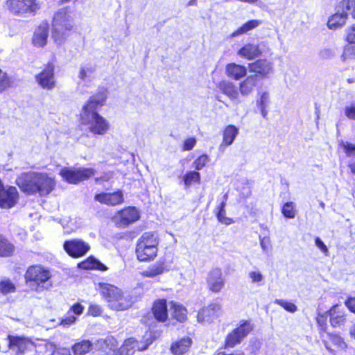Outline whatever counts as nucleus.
<instances>
[{"label":"nucleus","mask_w":355,"mask_h":355,"mask_svg":"<svg viewBox=\"0 0 355 355\" xmlns=\"http://www.w3.org/2000/svg\"><path fill=\"white\" fill-rule=\"evenodd\" d=\"M237 53L241 58L252 60L260 55L261 51L258 45L247 44L240 49Z\"/></svg>","instance_id":"29"},{"label":"nucleus","mask_w":355,"mask_h":355,"mask_svg":"<svg viewBox=\"0 0 355 355\" xmlns=\"http://www.w3.org/2000/svg\"><path fill=\"white\" fill-rule=\"evenodd\" d=\"M14 250V246L6 239L0 236V257H8Z\"/></svg>","instance_id":"38"},{"label":"nucleus","mask_w":355,"mask_h":355,"mask_svg":"<svg viewBox=\"0 0 355 355\" xmlns=\"http://www.w3.org/2000/svg\"><path fill=\"white\" fill-rule=\"evenodd\" d=\"M260 245L262 250L267 252L270 248V241L268 237H263L261 239Z\"/></svg>","instance_id":"59"},{"label":"nucleus","mask_w":355,"mask_h":355,"mask_svg":"<svg viewBox=\"0 0 355 355\" xmlns=\"http://www.w3.org/2000/svg\"><path fill=\"white\" fill-rule=\"evenodd\" d=\"M96 65L89 63L81 66L78 78L83 80L89 78L91 75L95 71Z\"/></svg>","instance_id":"40"},{"label":"nucleus","mask_w":355,"mask_h":355,"mask_svg":"<svg viewBox=\"0 0 355 355\" xmlns=\"http://www.w3.org/2000/svg\"><path fill=\"white\" fill-rule=\"evenodd\" d=\"M252 327L249 322H244L232 332L229 334L225 340V346L227 347H234L252 331Z\"/></svg>","instance_id":"11"},{"label":"nucleus","mask_w":355,"mask_h":355,"mask_svg":"<svg viewBox=\"0 0 355 355\" xmlns=\"http://www.w3.org/2000/svg\"><path fill=\"white\" fill-rule=\"evenodd\" d=\"M347 20V15L341 13L339 10L333 15L328 20L327 26L330 29H336L343 26Z\"/></svg>","instance_id":"33"},{"label":"nucleus","mask_w":355,"mask_h":355,"mask_svg":"<svg viewBox=\"0 0 355 355\" xmlns=\"http://www.w3.org/2000/svg\"><path fill=\"white\" fill-rule=\"evenodd\" d=\"M102 313L101 307L98 304H90L88 309V314L92 316H98Z\"/></svg>","instance_id":"53"},{"label":"nucleus","mask_w":355,"mask_h":355,"mask_svg":"<svg viewBox=\"0 0 355 355\" xmlns=\"http://www.w3.org/2000/svg\"><path fill=\"white\" fill-rule=\"evenodd\" d=\"M248 277L250 279L251 283L256 284L257 286H260L263 284L264 277L258 270L250 271L248 273Z\"/></svg>","instance_id":"44"},{"label":"nucleus","mask_w":355,"mask_h":355,"mask_svg":"<svg viewBox=\"0 0 355 355\" xmlns=\"http://www.w3.org/2000/svg\"><path fill=\"white\" fill-rule=\"evenodd\" d=\"M225 73L235 80H239L247 74V68L236 63H229L225 66Z\"/></svg>","instance_id":"27"},{"label":"nucleus","mask_w":355,"mask_h":355,"mask_svg":"<svg viewBox=\"0 0 355 355\" xmlns=\"http://www.w3.org/2000/svg\"><path fill=\"white\" fill-rule=\"evenodd\" d=\"M274 303L279 305L286 311L290 313H295L297 311V307L295 304L282 299H276L274 301Z\"/></svg>","instance_id":"46"},{"label":"nucleus","mask_w":355,"mask_h":355,"mask_svg":"<svg viewBox=\"0 0 355 355\" xmlns=\"http://www.w3.org/2000/svg\"><path fill=\"white\" fill-rule=\"evenodd\" d=\"M347 40L350 43H355V26H352L348 30Z\"/></svg>","instance_id":"61"},{"label":"nucleus","mask_w":355,"mask_h":355,"mask_svg":"<svg viewBox=\"0 0 355 355\" xmlns=\"http://www.w3.org/2000/svg\"><path fill=\"white\" fill-rule=\"evenodd\" d=\"M339 147L343 150L347 157L355 156V144L342 140L339 142Z\"/></svg>","instance_id":"47"},{"label":"nucleus","mask_w":355,"mask_h":355,"mask_svg":"<svg viewBox=\"0 0 355 355\" xmlns=\"http://www.w3.org/2000/svg\"><path fill=\"white\" fill-rule=\"evenodd\" d=\"M6 6L11 13L21 17L34 15L40 8L35 0H7Z\"/></svg>","instance_id":"6"},{"label":"nucleus","mask_w":355,"mask_h":355,"mask_svg":"<svg viewBox=\"0 0 355 355\" xmlns=\"http://www.w3.org/2000/svg\"><path fill=\"white\" fill-rule=\"evenodd\" d=\"M345 115L349 119L355 120V103H351L344 108Z\"/></svg>","instance_id":"52"},{"label":"nucleus","mask_w":355,"mask_h":355,"mask_svg":"<svg viewBox=\"0 0 355 355\" xmlns=\"http://www.w3.org/2000/svg\"><path fill=\"white\" fill-rule=\"evenodd\" d=\"M106 98V89H101L89 98L80 114V121L85 131L94 136L105 135L110 128L109 121L97 112L104 105Z\"/></svg>","instance_id":"1"},{"label":"nucleus","mask_w":355,"mask_h":355,"mask_svg":"<svg viewBox=\"0 0 355 355\" xmlns=\"http://www.w3.org/2000/svg\"><path fill=\"white\" fill-rule=\"evenodd\" d=\"M74 13L69 8L58 10L52 20V37L58 45L64 43L74 27Z\"/></svg>","instance_id":"2"},{"label":"nucleus","mask_w":355,"mask_h":355,"mask_svg":"<svg viewBox=\"0 0 355 355\" xmlns=\"http://www.w3.org/2000/svg\"><path fill=\"white\" fill-rule=\"evenodd\" d=\"M63 247L67 254L73 258L84 256L90 249L89 245L80 239L67 241Z\"/></svg>","instance_id":"13"},{"label":"nucleus","mask_w":355,"mask_h":355,"mask_svg":"<svg viewBox=\"0 0 355 355\" xmlns=\"http://www.w3.org/2000/svg\"><path fill=\"white\" fill-rule=\"evenodd\" d=\"M139 218V214L135 207L125 208L115 216L114 220L119 227H125L137 221Z\"/></svg>","instance_id":"15"},{"label":"nucleus","mask_w":355,"mask_h":355,"mask_svg":"<svg viewBox=\"0 0 355 355\" xmlns=\"http://www.w3.org/2000/svg\"><path fill=\"white\" fill-rule=\"evenodd\" d=\"M60 175L68 183L77 184L94 176L95 171L91 168H64L60 171Z\"/></svg>","instance_id":"7"},{"label":"nucleus","mask_w":355,"mask_h":355,"mask_svg":"<svg viewBox=\"0 0 355 355\" xmlns=\"http://www.w3.org/2000/svg\"><path fill=\"white\" fill-rule=\"evenodd\" d=\"M36 181L38 187L37 193L40 196L50 193L55 187V180L48 174L36 172Z\"/></svg>","instance_id":"17"},{"label":"nucleus","mask_w":355,"mask_h":355,"mask_svg":"<svg viewBox=\"0 0 355 355\" xmlns=\"http://www.w3.org/2000/svg\"><path fill=\"white\" fill-rule=\"evenodd\" d=\"M159 244L158 236L156 232H148L142 234L137 241L136 254L140 261H150L157 253Z\"/></svg>","instance_id":"5"},{"label":"nucleus","mask_w":355,"mask_h":355,"mask_svg":"<svg viewBox=\"0 0 355 355\" xmlns=\"http://www.w3.org/2000/svg\"><path fill=\"white\" fill-rule=\"evenodd\" d=\"M223 200L221 201V202L220 203V205L216 207V211H225V205H226V202L227 200V194L225 193L224 196H223Z\"/></svg>","instance_id":"63"},{"label":"nucleus","mask_w":355,"mask_h":355,"mask_svg":"<svg viewBox=\"0 0 355 355\" xmlns=\"http://www.w3.org/2000/svg\"><path fill=\"white\" fill-rule=\"evenodd\" d=\"M152 311L155 318L159 322H164L168 318L166 300H158L153 304Z\"/></svg>","instance_id":"28"},{"label":"nucleus","mask_w":355,"mask_h":355,"mask_svg":"<svg viewBox=\"0 0 355 355\" xmlns=\"http://www.w3.org/2000/svg\"><path fill=\"white\" fill-rule=\"evenodd\" d=\"M76 320V318L74 315H68L61 320L60 324L64 327H69L75 322Z\"/></svg>","instance_id":"55"},{"label":"nucleus","mask_w":355,"mask_h":355,"mask_svg":"<svg viewBox=\"0 0 355 355\" xmlns=\"http://www.w3.org/2000/svg\"><path fill=\"white\" fill-rule=\"evenodd\" d=\"M37 84L44 89L51 90L55 87L54 66L49 63L45 68L35 76Z\"/></svg>","instance_id":"12"},{"label":"nucleus","mask_w":355,"mask_h":355,"mask_svg":"<svg viewBox=\"0 0 355 355\" xmlns=\"http://www.w3.org/2000/svg\"><path fill=\"white\" fill-rule=\"evenodd\" d=\"M171 266L166 263L164 260L160 259L154 264L150 265L146 270L142 272V275L145 277H155L170 270Z\"/></svg>","instance_id":"24"},{"label":"nucleus","mask_w":355,"mask_h":355,"mask_svg":"<svg viewBox=\"0 0 355 355\" xmlns=\"http://www.w3.org/2000/svg\"><path fill=\"white\" fill-rule=\"evenodd\" d=\"M171 315L180 322H183L187 320V309L182 305L175 302H171Z\"/></svg>","instance_id":"34"},{"label":"nucleus","mask_w":355,"mask_h":355,"mask_svg":"<svg viewBox=\"0 0 355 355\" xmlns=\"http://www.w3.org/2000/svg\"><path fill=\"white\" fill-rule=\"evenodd\" d=\"M258 76L256 74L247 76L239 84V92L240 99L247 98L250 96L254 91L258 83Z\"/></svg>","instance_id":"19"},{"label":"nucleus","mask_w":355,"mask_h":355,"mask_svg":"<svg viewBox=\"0 0 355 355\" xmlns=\"http://www.w3.org/2000/svg\"><path fill=\"white\" fill-rule=\"evenodd\" d=\"M99 289L110 309L123 311L130 307L132 302L129 296L125 295L120 288L107 283H100Z\"/></svg>","instance_id":"4"},{"label":"nucleus","mask_w":355,"mask_h":355,"mask_svg":"<svg viewBox=\"0 0 355 355\" xmlns=\"http://www.w3.org/2000/svg\"><path fill=\"white\" fill-rule=\"evenodd\" d=\"M319 55L322 59L329 60L334 56L335 53L331 49H324L320 51Z\"/></svg>","instance_id":"54"},{"label":"nucleus","mask_w":355,"mask_h":355,"mask_svg":"<svg viewBox=\"0 0 355 355\" xmlns=\"http://www.w3.org/2000/svg\"><path fill=\"white\" fill-rule=\"evenodd\" d=\"M218 87L223 94L229 97L233 103L239 104L242 102V99H240L239 87L233 82L222 80L219 82Z\"/></svg>","instance_id":"18"},{"label":"nucleus","mask_w":355,"mask_h":355,"mask_svg":"<svg viewBox=\"0 0 355 355\" xmlns=\"http://www.w3.org/2000/svg\"><path fill=\"white\" fill-rule=\"evenodd\" d=\"M196 144V140L195 138H189L184 141L183 148L184 150H190L195 146Z\"/></svg>","instance_id":"57"},{"label":"nucleus","mask_w":355,"mask_h":355,"mask_svg":"<svg viewBox=\"0 0 355 355\" xmlns=\"http://www.w3.org/2000/svg\"><path fill=\"white\" fill-rule=\"evenodd\" d=\"M71 310L76 315H80L83 313V306L80 304H74L71 308Z\"/></svg>","instance_id":"64"},{"label":"nucleus","mask_w":355,"mask_h":355,"mask_svg":"<svg viewBox=\"0 0 355 355\" xmlns=\"http://www.w3.org/2000/svg\"><path fill=\"white\" fill-rule=\"evenodd\" d=\"M93 347L92 343L89 340H82L75 343L71 350L74 355H85L89 353Z\"/></svg>","instance_id":"30"},{"label":"nucleus","mask_w":355,"mask_h":355,"mask_svg":"<svg viewBox=\"0 0 355 355\" xmlns=\"http://www.w3.org/2000/svg\"><path fill=\"white\" fill-rule=\"evenodd\" d=\"M12 81L7 73L0 69V92H3L12 87Z\"/></svg>","instance_id":"42"},{"label":"nucleus","mask_w":355,"mask_h":355,"mask_svg":"<svg viewBox=\"0 0 355 355\" xmlns=\"http://www.w3.org/2000/svg\"><path fill=\"white\" fill-rule=\"evenodd\" d=\"M261 21L259 19H252L247 21L237 30L232 33V37H236L238 35L248 33V31L253 30L261 25Z\"/></svg>","instance_id":"36"},{"label":"nucleus","mask_w":355,"mask_h":355,"mask_svg":"<svg viewBox=\"0 0 355 355\" xmlns=\"http://www.w3.org/2000/svg\"><path fill=\"white\" fill-rule=\"evenodd\" d=\"M315 245L325 254L328 253V248L323 241L318 237L315 240Z\"/></svg>","instance_id":"58"},{"label":"nucleus","mask_w":355,"mask_h":355,"mask_svg":"<svg viewBox=\"0 0 355 355\" xmlns=\"http://www.w3.org/2000/svg\"><path fill=\"white\" fill-rule=\"evenodd\" d=\"M191 344L189 338H184L171 345V350L175 355H182L187 352Z\"/></svg>","instance_id":"32"},{"label":"nucleus","mask_w":355,"mask_h":355,"mask_svg":"<svg viewBox=\"0 0 355 355\" xmlns=\"http://www.w3.org/2000/svg\"><path fill=\"white\" fill-rule=\"evenodd\" d=\"M226 211H216V215L218 221L223 224L226 225H230L234 223L233 220L231 218L227 217L225 216Z\"/></svg>","instance_id":"51"},{"label":"nucleus","mask_w":355,"mask_h":355,"mask_svg":"<svg viewBox=\"0 0 355 355\" xmlns=\"http://www.w3.org/2000/svg\"><path fill=\"white\" fill-rule=\"evenodd\" d=\"M330 317V323L334 327H340L345 322V314L343 309L338 305H335L328 311Z\"/></svg>","instance_id":"25"},{"label":"nucleus","mask_w":355,"mask_h":355,"mask_svg":"<svg viewBox=\"0 0 355 355\" xmlns=\"http://www.w3.org/2000/svg\"><path fill=\"white\" fill-rule=\"evenodd\" d=\"M345 305L349 309L350 311L355 313V297L349 298L345 302Z\"/></svg>","instance_id":"62"},{"label":"nucleus","mask_w":355,"mask_h":355,"mask_svg":"<svg viewBox=\"0 0 355 355\" xmlns=\"http://www.w3.org/2000/svg\"><path fill=\"white\" fill-rule=\"evenodd\" d=\"M49 37V24L47 22L41 23L35 29L33 36V44L37 47H43L47 43Z\"/></svg>","instance_id":"23"},{"label":"nucleus","mask_w":355,"mask_h":355,"mask_svg":"<svg viewBox=\"0 0 355 355\" xmlns=\"http://www.w3.org/2000/svg\"><path fill=\"white\" fill-rule=\"evenodd\" d=\"M295 204L293 202H286L282 209V214L287 218H293L296 214Z\"/></svg>","instance_id":"43"},{"label":"nucleus","mask_w":355,"mask_h":355,"mask_svg":"<svg viewBox=\"0 0 355 355\" xmlns=\"http://www.w3.org/2000/svg\"><path fill=\"white\" fill-rule=\"evenodd\" d=\"M36 178V172L24 173L17 178L16 184L24 193H36L38 190Z\"/></svg>","instance_id":"10"},{"label":"nucleus","mask_w":355,"mask_h":355,"mask_svg":"<svg viewBox=\"0 0 355 355\" xmlns=\"http://www.w3.org/2000/svg\"><path fill=\"white\" fill-rule=\"evenodd\" d=\"M117 345L116 340L111 336L99 339L94 343V347L98 351H112L114 355H132L127 353V350L122 352V346L117 349Z\"/></svg>","instance_id":"16"},{"label":"nucleus","mask_w":355,"mask_h":355,"mask_svg":"<svg viewBox=\"0 0 355 355\" xmlns=\"http://www.w3.org/2000/svg\"><path fill=\"white\" fill-rule=\"evenodd\" d=\"M221 313V306L214 303L202 309L198 313L197 320L199 322H209L218 318Z\"/></svg>","instance_id":"20"},{"label":"nucleus","mask_w":355,"mask_h":355,"mask_svg":"<svg viewBox=\"0 0 355 355\" xmlns=\"http://www.w3.org/2000/svg\"><path fill=\"white\" fill-rule=\"evenodd\" d=\"M51 278V273L49 270L41 265L29 266L24 275L26 284L32 290L39 293L52 286Z\"/></svg>","instance_id":"3"},{"label":"nucleus","mask_w":355,"mask_h":355,"mask_svg":"<svg viewBox=\"0 0 355 355\" xmlns=\"http://www.w3.org/2000/svg\"><path fill=\"white\" fill-rule=\"evenodd\" d=\"M338 10L341 13H345L347 17L349 13L352 15L354 10H355V0H343L340 2Z\"/></svg>","instance_id":"39"},{"label":"nucleus","mask_w":355,"mask_h":355,"mask_svg":"<svg viewBox=\"0 0 355 355\" xmlns=\"http://www.w3.org/2000/svg\"><path fill=\"white\" fill-rule=\"evenodd\" d=\"M43 345L46 351L51 352V355H71L69 349L66 347L56 348L54 343L43 340Z\"/></svg>","instance_id":"37"},{"label":"nucleus","mask_w":355,"mask_h":355,"mask_svg":"<svg viewBox=\"0 0 355 355\" xmlns=\"http://www.w3.org/2000/svg\"><path fill=\"white\" fill-rule=\"evenodd\" d=\"M329 341L323 340V343L324 344L326 349L331 352H334V349L331 348L330 343L333 344L335 347H336L338 349H344L346 347V344L344 342L343 339L337 334H329Z\"/></svg>","instance_id":"35"},{"label":"nucleus","mask_w":355,"mask_h":355,"mask_svg":"<svg viewBox=\"0 0 355 355\" xmlns=\"http://www.w3.org/2000/svg\"><path fill=\"white\" fill-rule=\"evenodd\" d=\"M250 72L259 74L261 78H265L272 72V65L270 62L265 59H260L248 64Z\"/></svg>","instance_id":"22"},{"label":"nucleus","mask_w":355,"mask_h":355,"mask_svg":"<svg viewBox=\"0 0 355 355\" xmlns=\"http://www.w3.org/2000/svg\"><path fill=\"white\" fill-rule=\"evenodd\" d=\"M207 288L213 293H219L225 286V278L218 268H212L207 277Z\"/></svg>","instance_id":"14"},{"label":"nucleus","mask_w":355,"mask_h":355,"mask_svg":"<svg viewBox=\"0 0 355 355\" xmlns=\"http://www.w3.org/2000/svg\"><path fill=\"white\" fill-rule=\"evenodd\" d=\"M152 343L151 340L147 339L146 342H139L137 341V350L138 351H144L148 348V347Z\"/></svg>","instance_id":"60"},{"label":"nucleus","mask_w":355,"mask_h":355,"mask_svg":"<svg viewBox=\"0 0 355 355\" xmlns=\"http://www.w3.org/2000/svg\"><path fill=\"white\" fill-rule=\"evenodd\" d=\"M183 181L185 186L189 187L192 183H200V175L197 171H189L183 176Z\"/></svg>","instance_id":"41"},{"label":"nucleus","mask_w":355,"mask_h":355,"mask_svg":"<svg viewBox=\"0 0 355 355\" xmlns=\"http://www.w3.org/2000/svg\"><path fill=\"white\" fill-rule=\"evenodd\" d=\"M15 291V286L9 279H3L0 282V291L3 294L12 293Z\"/></svg>","instance_id":"48"},{"label":"nucleus","mask_w":355,"mask_h":355,"mask_svg":"<svg viewBox=\"0 0 355 355\" xmlns=\"http://www.w3.org/2000/svg\"><path fill=\"white\" fill-rule=\"evenodd\" d=\"M19 193L16 187L12 186L4 187L0 180V207L10 209L17 202Z\"/></svg>","instance_id":"9"},{"label":"nucleus","mask_w":355,"mask_h":355,"mask_svg":"<svg viewBox=\"0 0 355 355\" xmlns=\"http://www.w3.org/2000/svg\"><path fill=\"white\" fill-rule=\"evenodd\" d=\"M137 340L133 338H130L124 341L122 345V352L127 350L129 354H133L137 350Z\"/></svg>","instance_id":"45"},{"label":"nucleus","mask_w":355,"mask_h":355,"mask_svg":"<svg viewBox=\"0 0 355 355\" xmlns=\"http://www.w3.org/2000/svg\"><path fill=\"white\" fill-rule=\"evenodd\" d=\"M94 199L102 204L116 206L123 202V195L121 191L114 193H102L96 195Z\"/></svg>","instance_id":"21"},{"label":"nucleus","mask_w":355,"mask_h":355,"mask_svg":"<svg viewBox=\"0 0 355 355\" xmlns=\"http://www.w3.org/2000/svg\"><path fill=\"white\" fill-rule=\"evenodd\" d=\"M239 132V130L235 125H227L223 131V141L220 144L219 148L221 149L232 145L238 136Z\"/></svg>","instance_id":"26"},{"label":"nucleus","mask_w":355,"mask_h":355,"mask_svg":"<svg viewBox=\"0 0 355 355\" xmlns=\"http://www.w3.org/2000/svg\"><path fill=\"white\" fill-rule=\"evenodd\" d=\"M9 348L15 351L17 354H22L26 351H31L37 347L44 346L43 340L40 344H37L28 338L8 336Z\"/></svg>","instance_id":"8"},{"label":"nucleus","mask_w":355,"mask_h":355,"mask_svg":"<svg viewBox=\"0 0 355 355\" xmlns=\"http://www.w3.org/2000/svg\"><path fill=\"white\" fill-rule=\"evenodd\" d=\"M341 59L343 62L348 59H355V46H349L345 48Z\"/></svg>","instance_id":"50"},{"label":"nucleus","mask_w":355,"mask_h":355,"mask_svg":"<svg viewBox=\"0 0 355 355\" xmlns=\"http://www.w3.org/2000/svg\"><path fill=\"white\" fill-rule=\"evenodd\" d=\"M79 268L84 270H99L101 271H105L107 270V268L101 263L99 261L96 260L92 257L87 258L85 261H82L78 264Z\"/></svg>","instance_id":"31"},{"label":"nucleus","mask_w":355,"mask_h":355,"mask_svg":"<svg viewBox=\"0 0 355 355\" xmlns=\"http://www.w3.org/2000/svg\"><path fill=\"white\" fill-rule=\"evenodd\" d=\"M270 103V94L267 92H264L261 94L259 101H258L259 106L268 107Z\"/></svg>","instance_id":"56"},{"label":"nucleus","mask_w":355,"mask_h":355,"mask_svg":"<svg viewBox=\"0 0 355 355\" xmlns=\"http://www.w3.org/2000/svg\"><path fill=\"white\" fill-rule=\"evenodd\" d=\"M209 161V158L207 155H202L197 158L193 163V167L196 170H201Z\"/></svg>","instance_id":"49"}]
</instances>
